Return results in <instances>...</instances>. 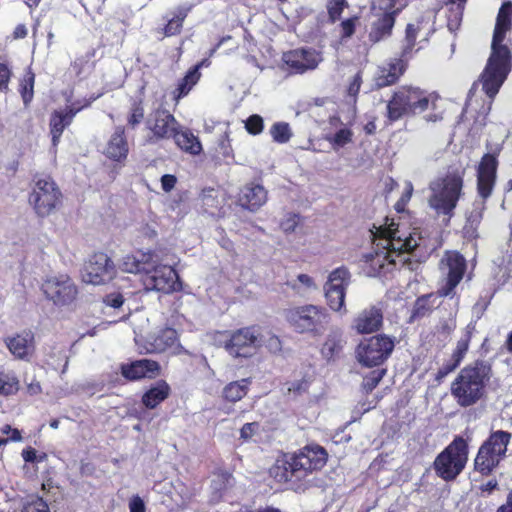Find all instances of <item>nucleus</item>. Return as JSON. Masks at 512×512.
<instances>
[{"instance_id": "nucleus-1", "label": "nucleus", "mask_w": 512, "mask_h": 512, "mask_svg": "<svg viewBox=\"0 0 512 512\" xmlns=\"http://www.w3.org/2000/svg\"><path fill=\"white\" fill-rule=\"evenodd\" d=\"M511 16L512 3H503L497 16L491 45V55L480 78L482 89L490 98H493L498 93L511 69L510 51L507 46L502 45L505 33L511 26Z\"/></svg>"}, {"instance_id": "nucleus-2", "label": "nucleus", "mask_w": 512, "mask_h": 512, "mask_svg": "<svg viewBox=\"0 0 512 512\" xmlns=\"http://www.w3.org/2000/svg\"><path fill=\"white\" fill-rule=\"evenodd\" d=\"M127 273L141 274L146 290L169 294L181 290L182 283L176 271L170 266L160 263V258L153 252H139L127 255L121 264Z\"/></svg>"}, {"instance_id": "nucleus-3", "label": "nucleus", "mask_w": 512, "mask_h": 512, "mask_svg": "<svg viewBox=\"0 0 512 512\" xmlns=\"http://www.w3.org/2000/svg\"><path fill=\"white\" fill-rule=\"evenodd\" d=\"M492 375L491 367L477 361L464 367L451 383V394L461 407L478 403L486 393V385Z\"/></svg>"}, {"instance_id": "nucleus-4", "label": "nucleus", "mask_w": 512, "mask_h": 512, "mask_svg": "<svg viewBox=\"0 0 512 512\" xmlns=\"http://www.w3.org/2000/svg\"><path fill=\"white\" fill-rule=\"evenodd\" d=\"M327 461V453L320 446H307L298 454L277 460L271 468L272 476L279 482L302 480L313 471L320 470Z\"/></svg>"}, {"instance_id": "nucleus-5", "label": "nucleus", "mask_w": 512, "mask_h": 512, "mask_svg": "<svg viewBox=\"0 0 512 512\" xmlns=\"http://www.w3.org/2000/svg\"><path fill=\"white\" fill-rule=\"evenodd\" d=\"M437 96L419 87L404 85L397 88L386 105L387 120L392 123L406 116H414L434 108Z\"/></svg>"}, {"instance_id": "nucleus-6", "label": "nucleus", "mask_w": 512, "mask_h": 512, "mask_svg": "<svg viewBox=\"0 0 512 512\" xmlns=\"http://www.w3.org/2000/svg\"><path fill=\"white\" fill-rule=\"evenodd\" d=\"M464 174L465 169H456L430 183L428 204L436 214L452 217L462 194Z\"/></svg>"}, {"instance_id": "nucleus-7", "label": "nucleus", "mask_w": 512, "mask_h": 512, "mask_svg": "<svg viewBox=\"0 0 512 512\" xmlns=\"http://www.w3.org/2000/svg\"><path fill=\"white\" fill-rule=\"evenodd\" d=\"M286 319L297 332L320 336L330 321V314L324 307L308 304L287 310Z\"/></svg>"}, {"instance_id": "nucleus-8", "label": "nucleus", "mask_w": 512, "mask_h": 512, "mask_svg": "<svg viewBox=\"0 0 512 512\" xmlns=\"http://www.w3.org/2000/svg\"><path fill=\"white\" fill-rule=\"evenodd\" d=\"M511 434L502 430L493 432L480 446L475 458V470L483 475L490 474L506 457Z\"/></svg>"}, {"instance_id": "nucleus-9", "label": "nucleus", "mask_w": 512, "mask_h": 512, "mask_svg": "<svg viewBox=\"0 0 512 512\" xmlns=\"http://www.w3.org/2000/svg\"><path fill=\"white\" fill-rule=\"evenodd\" d=\"M511 434L502 430L493 432L480 446L475 458V470L483 475L490 474L506 457Z\"/></svg>"}, {"instance_id": "nucleus-10", "label": "nucleus", "mask_w": 512, "mask_h": 512, "mask_svg": "<svg viewBox=\"0 0 512 512\" xmlns=\"http://www.w3.org/2000/svg\"><path fill=\"white\" fill-rule=\"evenodd\" d=\"M511 434L502 430L493 432L480 446L475 458V470L483 475L490 474L506 457Z\"/></svg>"}, {"instance_id": "nucleus-11", "label": "nucleus", "mask_w": 512, "mask_h": 512, "mask_svg": "<svg viewBox=\"0 0 512 512\" xmlns=\"http://www.w3.org/2000/svg\"><path fill=\"white\" fill-rule=\"evenodd\" d=\"M467 458L466 442L462 438L455 439L437 456L434 462L437 475L444 480L454 479L465 467Z\"/></svg>"}, {"instance_id": "nucleus-12", "label": "nucleus", "mask_w": 512, "mask_h": 512, "mask_svg": "<svg viewBox=\"0 0 512 512\" xmlns=\"http://www.w3.org/2000/svg\"><path fill=\"white\" fill-rule=\"evenodd\" d=\"M62 193L50 177L39 178L30 193L29 203L39 217L51 215L61 204Z\"/></svg>"}, {"instance_id": "nucleus-13", "label": "nucleus", "mask_w": 512, "mask_h": 512, "mask_svg": "<svg viewBox=\"0 0 512 512\" xmlns=\"http://www.w3.org/2000/svg\"><path fill=\"white\" fill-rule=\"evenodd\" d=\"M394 346V340L384 334L363 339L356 347V359L367 367L378 366L390 356Z\"/></svg>"}, {"instance_id": "nucleus-14", "label": "nucleus", "mask_w": 512, "mask_h": 512, "mask_svg": "<svg viewBox=\"0 0 512 512\" xmlns=\"http://www.w3.org/2000/svg\"><path fill=\"white\" fill-rule=\"evenodd\" d=\"M439 270L443 284L438 290L442 297L455 295V288L463 279L466 270V260L457 251H446L439 261Z\"/></svg>"}, {"instance_id": "nucleus-15", "label": "nucleus", "mask_w": 512, "mask_h": 512, "mask_svg": "<svg viewBox=\"0 0 512 512\" xmlns=\"http://www.w3.org/2000/svg\"><path fill=\"white\" fill-rule=\"evenodd\" d=\"M41 290L46 299L57 306L70 305L78 296V287L67 274L48 276L43 281Z\"/></svg>"}, {"instance_id": "nucleus-16", "label": "nucleus", "mask_w": 512, "mask_h": 512, "mask_svg": "<svg viewBox=\"0 0 512 512\" xmlns=\"http://www.w3.org/2000/svg\"><path fill=\"white\" fill-rule=\"evenodd\" d=\"M261 344L259 329L251 326L232 332L230 338L225 341L224 348L234 358H248L257 352Z\"/></svg>"}, {"instance_id": "nucleus-17", "label": "nucleus", "mask_w": 512, "mask_h": 512, "mask_svg": "<svg viewBox=\"0 0 512 512\" xmlns=\"http://www.w3.org/2000/svg\"><path fill=\"white\" fill-rule=\"evenodd\" d=\"M351 274L344 267H338L330 272L327 282L324 285L325 297L329 307L335 312L345 314L346 288L350 284Z\"/></svg>"}, {"instance_id": "nucleus-18", "label": "nucleus", "mask_w": 512, "mask_h": 512, "mask_svg": "<svg viewBox=\"0 0 512 512\" xmlns=\"http://www.w3.org/2000/svg\"><path fill=\"white\" fill-rule=\"evenodd\" d=\"M116 274L113 261L107 254L99 252L92 255L84 264L82 280L92 285H101L109 282Z\"/></svg>"}, {"instance_id": "nucleus-19", "label": "nucleus", "mask_w": 512, "mask_h": 512, "mask_svg": "<svg viewBox=\"0 0 512 512\" xmlns=\"http://www.w3.org/2000/svg\"><path fill=\"white\" fill-rule=\"evenodd\" d=\"M284 64L294 74H304L315 70L322 62L320 52L312 48H298L285 52L282 56Z\"/></svg>"}, {"instance_id": "nucleus-20", "label": "nucleus", "mask_w": 512, "mask_h": 512, "mask_svg": "<svg viewBox=\"0 0 512 512\" xmlns=\"http://www.w3.org/2000/svg\"><path fill=\"white\" fill-rule=\"evenodd\" d=\"M147 127L155 140H161L172 138L180 124L168 110L159 108L150 114Z\"/></svg>"}, {"instance_id": "nucleus-21", "label": "nucleus", "mask_w": 512, "mask_h": 512, "mask_svg": "<svg viewBox=\"0 0 512 512\" xmlns=\"http://www.w3.org/2000/svg\"><path fill=\"white\" fill-rule=\"evenodd\" d=\"M497 159L492 154H485L477 169V190L481 198L487 199L494 188L497 171Z\"/></svg>"}, {"instance_id": "nucleus-22", "label": "nucleus", "mask_w": 512, "mask_h": 512, "mask_svg": "<svg viewBox=\"0 0 512 512\" xmlns=\"http://www.w3.org/2000/svg\"><path fill=\"white\" fill-rule=\"evenodd\" d=\"M380 232L385 236L384 247L392 251L396 258L400 257L403 253L413 251L418 246L417 240L412 235L402 237L394 223L388 227L381 228Z\"/></svg>"}, {"instance_id": "nucleus-23", "label": "nucleus", "mask_w": 512, "mask_h": 512, "mask_svg": "<svg viewBox=\"0 0 512 512\" xmlns=\"http://www.w3.org/2000/svg\"><path fill=\"white\" fill-rule=\"evenodd\" d=\"M383 324V312L376 306L360 311L353 319L351 329L357 334H371L380 330Z\"/></svg>"}, {"instance_id": "nucleus-24", "label": "nucleus", "mask_w": 512, "mask_h": 512, "mask_svg": "<svg viewBox=\"0 0 512 512\" xmlns=\"http://www.w3.org/2000/svg\"><path fill=\"white\" fill-rule=\"evenodd\" d=\"M84 100L83 103L79 106L76 104H72L71 106L66 107L63 111H55L51 115L50 119V132L52 135V144L56 146L59 142V139L64 131V129L70 125L73 117L84 107H87L91 104L93 100Z\"/></svg>"}, {"instance_id": "nucleus-25", "label": "nucleus", "mask_w": 512, "mask_h": 512, "mask_svg": "<svg viewBox=\"0 0 512 512\" xmlns=\"http://www.w3.org/2000/svg\"><path fill=\"white\" fill-rule=\"evenodd\" d=\"M178 342V335L175 329L163 328L150 333L143 343L146 353H162L174 347Z\"/></svg>"}, {"instance_id": "nucleus-26", "label": "nucleus", "mask_w": 512, "mask_h": 512, "mask_svg": "<svg viewBox=\"0 0 512 512\" xmlns=\"http://www.w3.org/2000/svg\"><path fill=\"white\" fill-rule=\"evenodd\" d=\"M5 344L10 353L17 359H27L34 350V335L31 331H23L7 337Z\"/></svg>"}, {"instance_id": "nucleus-27", "label": "nucleus", "mask_w": 512, "mask_h": 512, "mask_svg": "<svg viewBox=\"0 0 512 512\" xmlns=\"http://www.w3.org/2000/svg\"><path fill=\"white\" fill-rule=\"evenodd\" d=\"M405 63L401 59H394L380 67L375 75V85L383 88L396 83L405 71Z\"/></svg>"}, {"instance_id": "nucleus-28", "label": "nucleus", "mask_w": 512, "mask_h": 512, "mask_svg": "<svg viewBox=\"0 0 512 512\" xmlns=\"http://www.w3.org/2000/svg\"><path fill=\"white\" fill-rule=\"evenodd\" d=\"M267 201V191L257 183H249L242 190L239 196V203L243 208L252 212L257 211Z\"/></svg>"}, {"instance_id": "nucleus-29", "label": "nucleus", "mask_w": 512, "mask_h": 512, "mask_svg": "<svg viewBox=\"0 0 512 512\" xmlns=\"http://www.w3.org/2000/svg\"><path fill=\"white\" fill-rule=\"evenodd\" d=\"M380 242L377 244L378 247H381V250L376 251L374 254H367L364 256L365 261L370 263V266L373 270V273H381L383 270L387 269L389 266H392L396 263L395 254L384 247L385 245V236L380 233Z\"/></svg>"}, {"instance_id": "nucleus-30", "label": "nucleus", "mask_w": 512, "mask_h": 512, "mask_svg": "<svg viewBox=\"0 0 512 512\" xmlns=\"http://www.w3.org/2000/svg\"><path fill=\"white\" fill-rule=\"evenodd\" d=\"M159 364L156 361L142 359L122 367V374L130 380H138L143 377H154L158 374Z\"/></svg>"}, {"instance_id": "nucleus-31", "label": "nucleus", "mask_w": 512, "mask_h": 512, "mask_svg": "<svg viewBox=\"0 0 512 512\" xmlns=\"http://www.w3.org/2000/svg\"><path fill=\"white\" fill-rule=\"evenodd\" d=\"M128 151L129 148L125 138V130L122 126H118L110 137L104 154L112 160L120 161L127 157Z\"/></svg>"}, {"instance_id": "nucleus-32", "label": "nucleus", "mask_w": 512, "mask_h": 512, "mask_svg": "<svg viewBox=\"0 0 512 512\" xmlns=\"http://www.w3.org/2000/svg\"><path fill=\"white\" fill-rule=\"evenodd\" d=\"M175 144L184 152L191 155H198L202 151V145L197 136L189 129L180 125L174 136Z\"/></svg>"}, {"instance_id": "nucleus-33", "label": "nucleus", "mask_w": 512, "mask_h": 512, "mask_svg": "<svg viewBox=\"0 0 512 512\" xmlns=\"http://www.w3.org/2000/svg\"><path fill=\"white\" fill-rule=\"evenodd\" d=\"M376 17L377 19L372 22L371 31L369 33V39L374 43L388 37L395 23L393 12L384 13Z\"/></svg>"}, {"instance_id": "nucleus-34", "label": "nucleus", "mask_w": 512, "mask_h": 512, "mask_svg": "<svg viewBox=\"0 0 512 512\" xmlns=\"http://www.w3.org/2000/svg\"><path fill=\"white\" fill-rule=\"evenodd\" d=\"M169 392V385L165 381H160L143 395L142 402L147 408H155L168 397Z\"/></svg>"}, {"instance_id": "nucleus-35", "label": "nucleus", "mask_w": 512, "mask_h": 512, "mask_svg": "<svg viewBox=\"0 0 512 512\" xmlns=\"http://www.w3.org/2000/svg\"><path fill=\"white\" fill-rule=\"evenodd\" d=\"M344 340L340 329H332L322 346L321 352L324 357L332 358L338 354L343 348Z\"/></svg>"}, {"instance_id": "nucleus-36", "label": "nucleus", "mask_w": 512, "mask_h": 512, "mask_svg": "<svg viewBox=\"0 0 512 512\" xmlns=\"http://www.w3.org/2000/svg\"><path fill=\"white\" fill-rule=\"evenodd\" d=\"M248 384L249 381L247 379L229 383L223 390L225 399L231 402L241 400L247 394Z\"/></svg>"}, {"instance_id": "nucleus-37", "label": "nucleus", "mask_w": 512, "mask_h": 512, "mask_svg": "<svg viewBox=\"0 0 512 512\" xmlns=\"http://www.w3.org/2000/svg\"><path fill=\"white\" fill-rule=\"evenodd\" d=\"M19 381L13 372L0 369V394L11 395L18 391Z\"/></svg>"}, {"instance_id": "nucleus-38", "label": "nucleus", "mask_w": 512, "mask_h": 512, "mask_svg": "<svg viewBox=\"0 0 512 512\" xmlns=\"http://www.w3.org/2000/svg\"><path fill=\"white\" fill-rule=\"evenodd\" d=\"M190 8H179L176 16L169 20L164 27V35L167 37L174 36L180 33L183 21L186 18Z\"/></svg>"}, {"instance_id": "nucleus-39", "label": "nucleus", "mask_w": 512, "mask_h": 512, "mask_svg": "<svg viewBox=\"0 0 512 512\" xmlns=\"http://www.w3.org/2000/svg\"><path fill=\"white\" fill-rule=\"evenodd\" d=\"M271 136L275 142L286 143L292 136L288 123L277 122L270 129Z\"/></svg>"}, {"instance_id": "nucleus-40", "label": "nucleus", "mask_w": 512, "mask_h": 512, "mask_svg": "<svg viewBox=\"0 0 512 512\" xmlns=\"http://www.w3.org/2000/svg\"><path fill=\"white\" fill-rule=\"evenodd\" d=\"M34 81L35 75L30 70L25 74L23 80L21 81L20 93L25 106H27L33 98Z\"/></svg>"}, {"instance_id": "nucleus-41", "label": "nucleus", "mask_w": 512, "mask_h": 512, "mask_svg": "<svg viewBox=\"0 0 512 512\" xmlns=\"http://www.w3.org/2000/svg\"><path fill=\"white\" fill-rule=\"evenodd\" d=\"M471 340V332L470 330H466L463 336L458 340L456 349L452 354V360H455L456 364H460L463 360Z\"/></svg>"}, {"instance_id": "nucleus-42", "label": "nucleus", "mask_w": 512, "mask_h": 512, "mask_svg": "<svg viewBox=\"0 0 512 512\" xmlns=\"http://www.w3.org/2000/svg\"><path fill=\"white\" fill-rule=\"evenodd\" d=\"M353 133L348 128H340L333 136H327L326 140L333 146L343 147L352 142Z\"/></svg>"}, {"instance_id": "nucleus-43", "label": "nucleus", "mask_w": 512, "mask_h": 512, "mask_svg": "<svg viewBox=\"0 0 512 512\" xmlns=\"http://www.w3.org/2000/svg\"><path fill=\"white\" fill-rule=\"evenodd\" d=\"M394 7L395 0H373L371 9L375 16L388 12H393L395 16L399 12V8L395 9Z\"/></svg>"}, {"instance_id": "nucleus-44", "label": "nucleus", "mask_w": 512, "mask_h": 512, "mask_svg": "<svg viewBox=\"0 0 512 512\" xmlns=\"http://www.w3.org/2000/svg\"><path fill=\"white\" fill-rule=\"evenodd\" d=\"M385 375V370H374L371 371L367 376L364 377L362 387L366 392L372 391L382 380Z\"/></svg>"}, {"instance_id": "nucleus-45", "label": "nucleus", "mask_w": 512, "mask_h": 512, "mask_svg": "<svg viewBox=\"0 0 512 512\" xmlns=\"http://www.w3.org/2000/svg\"><path fill=\"white\" fill-rule=\"evenodd\" d=\"M23 512H51L48 504L41 498L33 496L24 505Z\"/></svg>"}, {"instance_id": "nucleus-46", "label": "nucleus", "mask_w": 512, "mask_h": 512, "mask_svg": "<svg viewBox=\"0 0 512 512\" xmlns=\"http://www.w3.org/2000/svg\"><path fill=\"white\" fill-rule=\"evenodd\" d=\"M263 118L260 115H251L245 122V128L248 133L258 135L263 131Z\"/></svg>"}, {"instance_id": "nucleus-47", "label": "nucleus", "mask_w": 512, "mask_h": 512, "mask_svg": "<svg viewBox=\"0 0 512 512\" xmlns=\"http://www.w3.org/2000/svg\"><path fill=\"white\" fill-rule=\"evenodd\" d=\"M144 118V109L140 103H134L130 115L128 116V125L132 128L136 127Z\"/></svg>"}, {"instance_id": "nucleus-48", "label": "nucleus", "mask_w": 512, "mask_h": 512, "mask_svg": "<svg viewBox=\"0 0 512 512\" xmlns=\"http://www.w3.org/2000/svg\"><path fill=\"white\" fill-rule=\"evenodd\" d=\"M346 5L345 0H331L328 5V12L330 18L335 21L339 19L344 7Z\"/></svg>"}, {"instance_id": "nucleus-49", "label": "nucleus", "mask_w": 512, "mask_h": 512, "mask_svg": "<svg viewBox=\"0 0 512 512\" xmlns=\"http://www.w3.org/2000/svg\"><path fill=\"white\" fill-rule=\"evenodd\" d=\"M12 72L6 64L0 63V91L6 92Z\"/></svg>"}, {"instance_id": "nucleus-50", "label": "nucleus", "mask_w": 512, "mask_h": 512, "mask_svg": "<svg viewBox=\"0 0 512 512\" xmlns=\"http://www.w3.org/2000/svg\"><path fill=\"white\" fill-rule=\"evenodd\" d=\"M124 302L123 296L118 292H113L104 298V303L113 308H119Z\"/></svg>"}, {"instance_id": "nucleus-51", "label": "nucleus", "mask_w": 512, "mask_h": 512, "mask_svg": "<svg viewBox=\"0 0 512 512\" xmlns=\"http://www.w3.org/2000/svg\"><path fill=\"white\" fill-rule=\"evenodd\" d=\"M203 64H204V62H201L200 64H198L194 68H192L185 75V77L182 79V81L186 82L190 87H193V85H195L200 78L199 68Z\"/></svg>"}, {"instance_id": "nucleus-52", "label": "nucleus", "mask_w": 512, "mask_h": 512, "mask_svg": "<svg viewBox=\"0 0 512 512\" xmlns=\"http://www.w3.org/2000/svg\"><path fill=\"white\" fill-rule=\"evenodd\" d=\"M417 29L418 27H415L414 24H408L406 28V42L407 46L404 49V54L407 53L408 49H412L415 43L416 35H417Z\"/></svg>"}, {"instance_id": "nucleus-53", "label": "nucleus", "mask_w": 512, "mask_h": 512, "mask_svg": "<svg viewBox=\"0 0 512 512\" xmlns=\"http://www.w3.org/2000/svg\"><path fill=\"white\" fill-rule=\"evenodd\" d=\"M356 21L357 18H350L341 23L342 38H349L353 35Z\"/></svg>"}, {"instance_id": "nucleus-54", "label": "nucleus", "mask_w": 512, "mask_h": 512, "mask_svg": "<svg viewBox=\"0 0 512 512\" xmlns=\"http://www.w3.org/2000/svg\"><path fill=\"white\" fill-rule=\"evenodd\" d=\"M361 84H362V77H361V73L358 72L353 77L352 81L350 82V84L348 86V94L352 97H356L360 91Z\"/></svg>"}, {"instance_id": "nucleus-55", "label": "nucleus", "mask_w": 512, "mask_h": 512, "mask_svg": "<svg viewBox=\"0 0 512 512\" xmlns=\"http://www.w3.org/2000/svg\"><path fill=\"white\" fill-rule=\"evenodd\" d=\"M129 512H146L144 501L138 495L130 499Z\"/></svg>"}, {"instance_id": "nucleus-56", "label": "nucleus", "mask_w": 512, "mask_h": 512, "mask_svg": "<svg viewBox=\"0 0 512 512\" xmlns=\"http://www.w3.org/2000/svg\"><path fill=\"white\" fill-rule=\"evenodd\" d=\"M266 347L272 353H278L281 351V341L277 336H270L266 341Z\"/></svg>"}, {"instance_id": "nucleus-57", "label": "nucleus", "mask_w": 512, "mask_h": 512, "mask_svg": "<svg viewBox=\"0 0 512 512\" xmlns=\"http://www.w3.org/2000/svg\"><path fill=\"white\" fill-rule=\"evenodd\" d=\"M176 177L174 175L166 174L161 178L162 189L165 192L171 191L176 184Z\"/></svg>"}, {"instance_id": "nucleus-58", "label": "nucleus", "mask_w": 512, "mask_h": 512, "mask_svg": "<svg viewBox=\"0 0 512 512\" xmlns=\"http://www.w3.org/2000/svg\"><path fill=\"white\" fill-rule=\"evenodd\" d=\"M299 283H301L307 290H315L317 286L314 280L307 274H299L297 277Z\"/></svg>"}, {"instance_id": "nucleus-59", "label": "nucleus", "mask_w": 512, "mask_h": 512, "mask_svg": "<svg viewBox=\"0 0 512 512\" xmlns=\"http://www.w3.org/2000/svg\"><path fill=\"white\" fill-rule=\"evenodd\" d=\"M257 428H258V425L256 423H246L241 428V431H240L241 437L244 439L250 438L255 433Z\"/></svg>"}, {"instance_id": "nucleus-60", "label": "nucleus", "mask_w": 512, "mask_h": 512, "mask_svg": "<svg viewBox=\"0 0 512 512\" xmlns=\"http://www.w3.org/2000/svg\"><path fill=\"white\" fill-rule=\"evenodd\" d=\"M192 87H190L186 82L182 81L179 83L178 88L176 90L177 95L175 96V99L178 100L181 97L188 94V92L191 90Z\"/></svg>"}, {"instance_id": "nucleus-61", "label": "nucleus", "mask_w": 512, "mask_h": 512, "mask_svg": "<svg viewBox=\"0 0 512 512\" xmlns=\"http://www.w3.org/2000/svg\"><path fill=\"white\" fill-rule=\"evenodd\" d=\"M413 194V185L410 181H407L405 183V190L400 198L402 202H405L406 204L410 201Z\"/></svg>"}, {"instance_id": "nucleus-62", "label": "nucleus", "mask_w": 512, "mask_h": 512, "mask_svg": "<svg viewBox=\"0 0 512 512\" xmlns=\"http://www.w3.org/2000/svg\"><path fill=\"white\" fill-rule=\"evenodd\" d=\"M22 457L26 462H33L36 459V451L32 448L25 449L22 452Z\"/></svg>"}, {"instance_id": "nucleus-63", "label": "nucleus", "mask_w": 512, "mask_h": 512, "mask_svg": "<svg viewBox=\"0 0 512 512\" xmlns=\"http://www.w3.org/2000/svg\"><path fill=\"white\" fill-rule=\"evenodd\" d=\"M26 35H27V29H26L25 25L20 24L15 28V30H14V38L15 39L24 38Z\"/></svg>"}, {"instance_id": "nucleus-64", "label": "nucleus", "mask_w": 512, "mask_h": 512, "mask_svg": "<svg viewBox=\"0 0 512 512\" xmlns=\"http://www.w3.org/2000/svg\"><path fill=\"white\" fill-rule=\"evenodd\" d=\"M497 512H512V504L506 500V502L497 509Z\"/></svg>"}]
</instances>
